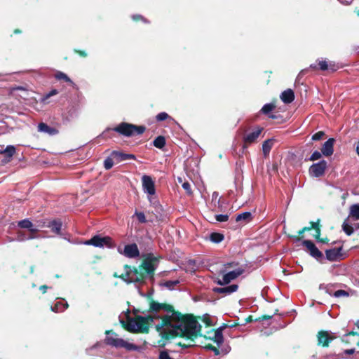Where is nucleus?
Returning <instances> with one entry per match:
<instances>
[{
    "instance_id": "ea45409f",
    "label": "nucleus",
    "mask_w": 359,
    "mask_h": 359,
    "mask_svg": "<svg viewBox=\"0 0 359 359\" xmlns=\"http://www.w3.org/2000/svg\"><path fill=\"white\" fill-rule=\"evenodd\" d=\"M325 133L323 131H319L315 134H313L311 137V140L313 141H318V140H320L324 136H325Z\"/></svg>"
},
{
    "instance_id": "8fccbe9b",
    "label": "nucleus",
    "mask_w": 359,
    "mask_h": 359,
    "mask_svg": "<svg viewBox=\"0 0 359 359\" xmlns=\"http://www.w3.org/2000/svg\"><path fill=\"white\" fill-rule=\"evenodd\" d=\"M311 229H313L312 226H305L303 229H302L300 231H299L298 233H299V236H301L304 232L309 231L311 230Z\"/></svg>"
},
{
    "instance_id": "aec40b11",
    "label": "nucleus",
    "mask_w": 359,
    "mask_h": 359,
    "mask_svg": "<svg viewBox=\"0 0 359 359\" xmlns=\"http://www.w3.org/2000/svg\"><path fill=\"white\" fill-rule=\"evenodd\" d=\"M226 327V325H223L222 326H220L219 328H217L215 332L212 340L217 344V346L222 345L224 341L222 331Z\"/></svg>"
},
{
    "instance_id": "bb28decb",
    "label": "nucleus",
    "mask_w": 359,
    "mask_h": 359,
    "mask_svg": "<svg viewBox=\"0 0 359 359\" xmlns=\"http://www.w3.org/2000/svg\"><path fill=\"white\" fill-rule=\"evenodd\" d=\"M272 146H273V140L271 139H269L263 142L262 151H263V154L265 156L269 155Z\"/></svg>"
},
{
    "instance_id": "ddd939ff",
    "label": "nucleus",
    "mask_w": 359,
    "mask_h": 359,
    "mask_svg": "<svg viewBox=\"0 0 359 359\" xmlns=\"http://www.w3.org/2000/svg\"><path fill=\"white\" fill-rule=\"evenodd\" d=\"M302 245L306 248L309 255L311 257L317 259H319L323 257V253L318 249V248L311 241L304 240L302 242Z\"/></svg>"
},
{
    "instance_id": "5fc2aeb1",
    "label": "nucleus",
    "mask_w": 359,
    "mask_h": 359,
    "mask_svg": "<svg viewBox=\"0 0 359 359\" xmlns=\"http://www.w3.org/2000/svg\"><path fill=\"white\" fill-rule=\"evenodd\" d=\"M36 233H31V235L27 236V240L38 238L39 236L35 235Z\"/></svg>"
},
{
    "instance_id": "72a5a7b5",
    "label": "nucleus",
    "mask_w": 359,
    "mask_h": 359,
    "mask_svg": "<svg viewBox=\"0 0 359 359\" xmlns=\"http://www.w3.org/2000/svg\"><path fill=\"white\" fill-rule=\"evenodd\" d=\"M343 231L348 235L351 236L353 233V227L344 222L342 224Z\"/></svg>"
},
{
    "instance_id": "69168bd1",
    "label": "nucleus",
    "mask_w": 359,
    "mask_h": 359,
    "mask_svg": "<svg viewBox=\"0 0 359 359\" xmlns=\"http://www.w3.org/2000/svg\"><path fill=\"white\" fill-rule=\"evenodd\" d=\"M14 90H25V88L22 86H18L13 88Z\"/></svg>"
},
{
    "instance_id": "de8ad7c7",
    "label": "nucleus",
    "mask_w": 359,
    "mask_h": 359,
    "mask_svg": "<svg viewBox=\"0 0 359 359\" xmlns=\"http://www.w3.org/2000/svg\"><path fill=\"white\" fill-rule=\"evenodd\" d=\"M159 359H173L166 351H163L159 354Z\"/></svg>"
},
{
    "instance_id": "a211bd4d",
    "label": "nucleus",
    "mask_w": 359,
    "mask_h": 359,
    "mask_svg": "<svg viewBox=\"0 0 359 359\" xmlns=\"http://www.w3.org/2000/svg\"><path fill=\"white\" fill-rule=\"evenodd\" d=\"M111 156L118 161H123L128 159H135V156L133 154H124L117 151H113L111 154Z\"/></svg>"
},
{
    "instance_id": "6ab92c4d",
    "label": "nucleus",
    "mask_w": 359,
    "mask_h": 359,
    "mask_svg": "<svg viewBox=\"0 0 359 359\" xmlns=\"http://www.w3.org/2000/svg\"><path fill=\"white\" fill-rule=\"evenodd\" d=\"M238 288V285L233 284L229 286H225L222 287H215L214 291L217 293H222L225 294H230L234 292H236Z\"/></svg>"
},
{
    "instance_id": "2f4dec72",
    "label": "nucleus",
    "mask_w": 359,
    "mask_h": 359,
    "mask_svg": "<svg viewBox=\"0 0 359 359\" xmlns=\"http://www.w3.org/2000/svg\"><path fill=\"white\" fill-rule=\"evenodd\" d=\"M179 283H180L179 280H168V281L164 282L163 283H161V285L164 286L169 290H173L174 287Z\"/></svg>"
},
{
    "instance_id": "f8f14e48",
    "label": "nucleus",
    "mask_w": 359,
    "mask_h": 359,
    "mask_svg": "<svg viewBox=\"0 0 359 359\" xmlns=\"http://www.w3.org/2000/svg\"><path fill=\"white\" fill-rule=\"evenodd\" d=\"M336 338L334 333L327 331H320L318 334V344L323 346H328L329 343Z\"/></svg>"
},
{
    "instance_id": "603ef678",
    "label": "nucleus",
    "mask_w": 359,
    "mask_h": 359,
    "mask_svg": "<svg viewBox=\"0 0 359 359\" xmlns=\"http://www.w3.org/2000/svg\"><path fill=\"white\" fill-rule=\"evenodd\" d=\"M212 199L213 201H219V194L217 192H213L212 195Z\"/></svg>"
},
{
    "instance_id": "a19ab883",
    "label": "nucleus",
    "mask_w": 359,
    "mask_h": 359,
    "mask_svg": "<svg viewBox=\"0 0 359 359\" xmlns=\"http://www.w3.org/2000/svg\"><path fill=\"white\" fill-rule=\"evenodd\" d=\"M58 93V91L55 89H53L52 90H50L48 93L46 94L41 99V101L43 102H45V101L46 100H48L49 97H50L51 96H53V95H55Z\"/></svg>"
},
{
    "instance_id": "20e7f679",
    "label": "nucleus",
    "mask_w": 359,
    "mask_h": 359,
    "mask_svg": "<svg viewBox=\"0 0 359 359\" xmlns=\"http://www.w3.org/2000/svg\"><path fill=\"white\" fill-rule=\"evenodd\" d=\"M125 268L126 269V274H123L120 276L119 277L124 281H126L128 283H142L143 280L145 279L144 274L142 272V269H137L136 268H134L133 269H130L129 266L127 265L125 266Z\"/></svg>"
},
{
    "instance_id": "4c0bfd02",
    "label": "nucleus",
    "mask_w": 359,
    "mask_h": 359,
    "mask_svg": "<svg viewBox=\"0 0 359 359\" xmlns=\"http://www.w3.org/2000/svg\"><path fill=\"white\" fill-rule=\"evenodd\" d=\"M135 215L137 217L138 221L140 223H146L147 222L146 217H145L144 212L135 211Z\"/></svg>"
},
{
    "instance_id": "0eeeda50",
    "label": "nucleus",
    "mask_w": 359,
    "mask_h": 359,
    "mask_svg": "<svg viewBox=\"0 0 359 359\" xmlns=\"http://www.w3.org/2000/svg\"><path fill=\"white\" fill-rule=\"evenodd\" d=\"M83 243L87 245H93L97 248L106 246L109 248H112L114 247V243L110 237H101L98 235L94 236L90 239L86 241Z\"/></svg>"
},
{
    "instance_id": "e433bc0d",
    "label": "nucleus",
    "mask_w": 359,
    "mask_h": 359,
    "mask_svg": "<svg viewBox=\"0 0 359 359\" xmlns=\"http://www.w3.org/2000/svg\"><path fill=\"white\" fill-rule=\"evenodd\" d=\"M319 222L320 220L318 219L317 222H311V224H312V227L313 229H316V235H315V237L316 239H318L319 237H320V229L319 228Z\"/></svg>"
},
{
    "instance_id": "423d86ee",
    "label": "nucleus",
    "mask_w": 359,
    "mask_h": 359,
    "mask_svg": "<svg viewBox=\"0 0 359 359\" xmlns=\"http://www.w3.org/2000/svg\"><path fill=\"white\" fill-rule=\"evenodd\" d=\"M158 262V259L156 257L152 255L147 256L142 264V269L146 271V273L142 271L144 274L145 278L147 276L153 278L154 271L156 269Z\"/></svg>"
},
{
    "instance_id": "c756f323",
    "label": "nucleus",
    "mask_w": 359,
    "mask_h": 359,
    "mask_svg": "<svg viewBox=\"0 0 359 359\" xmlns=\"http://www.w3.org/2000/svg\"><path fill=\"white\" fill-rule=\"evenodd\" d=\"M210 238L212 242L219 243L224 240V236L219 233H212Z\"/></svg>"
},
{
    "instance_id": "f3484780",
    "label": "nucleus",
    "mask_w": 359,
    "mask_h": 359,
    "mask_svg": "<svg viewBox=\"0 0 359 359\" xmlns=\"http://www.w3.org/2000/svg\"><path fill=\"white\" fill-rule=\"evenodd\" d=\"M62 226V222L60 219H53L49 221L47 224V228L51 229V231L57 235H61V229Z\"/></svg>"
},
{
    "instance_id": "0e129e2a",
    "label": "nucleus",
    "mask_w": 359,
    "mask_h": 359,
    "mask_svg": "<svg viewBox=\"0 0 359 359\" xmlns=\"http://www.w3.org/2000/svg\"><path fill=\"white\" fill-rule=\"evenodd\" d=\"M356 153L359 156V142L357 143L356 146Z\"/></svg>"
},
{
    "instance_id": "052dcab7",
    "label": "nucleus",
    "mask_w": 359,
    "mask_h": 359,
    "mask_svg": "<svg viewBox=\"0 0 359 359\" xmlns=\"http://www.w3.org/2000/svg\"><path fill=\"white\" fill-rule=\"evenodd\" d=\"M212 351L215 352V353L216 355L219 354V350L216 348V347H214V346H212L210 348Z\"/></svg>"
},
{
    "instance_id": "dca6fc26",
    "label": "nucleus",
    "mask_w": 359,
    "mask_h": 359,
    "mask_svg": "<svg viewBox=\"0 0 359 359\" xmlns=\"http://www.w3.org/2000/svg\"><path fill=\"white\" fill-rule=\"evenodd\" d=\"M342 247L332 248L325 251L326 258L330 261H336L341 256Z\"/></svg>"
},
{
    "instance_id": "39448f33",
    "label": "nucleus",
    "mask_w": 359,
    "mask_h": 359,
    "mask_svg": "<svg viewBox=\"0 0 359 359\" xmlns=\"http://www.w3.org/2000/svg\"><path fill=\"white\" fill-rule=\"evenodd\" d=\"M145 320L148 321V319L143 316H138L136 320L129 318L126 329L130 332H144L147 330V326L143 325Z\"/></svg>"
},
{
    "instance_id": "a18cd8bd",
    "label": "nucleus",
    "mask_w": 359,
    "mask_h": 359,
    "mask_svg": "<svg viewBox=\"0 0 359 359\" xmlns=\"http://www.w3.org/2000/svg\"><path fill=\"white\" fill-rule=\"evenodd\" d=\"M215 218L216 220L219 222H226L229 219V215L220 214L216 215Z\"/></svg>"
},
{
    "instance_id": "4468645a",
    "label": "nucleus",
    "mask_w": 359,
    "mask_h": 359,
    "mask_svg": "<svg viewBox=\"0 0 359 359\" xmlns=\"http://www.w3.org/2000/svg\"><path fill=\"white\" fill-rule=\"evenodd\" d=\"M262 130L263 128L261 127L255 128L252 132L247 133L243 137V142L248 144L255 142Z\"/></svg>"
},
{
    "instance_id": "7c9ffc66",
    "label": "nucleus",
    "mask_w": 359,
    "mask_h": 359,
    "mask_svg": "<svg viewBox=\"0 0 359 359\" xmlns=\"http://www.w3.org/2000/svg\"><path fill=\"white\" fill-rule=\"evenodd\" d=\"M276 108V105L273 103H268L264 104L262 109L261 112L264 114H269V112L273 111Z\"/></svg>"
},
{
    "instance_id": "c85d7f7f",
    "label": "nucleus",
    "mask_w": 359,
    "mask_h": 359,
    "mask_svg": "<svg viewBox=\"0 0 359 359\" xmlns=\"http://www.w3.org/2000/svg\"><path fill=\"white\" fill-rule=\"evenodd\" d=\"M15 153V148L14 146H7L4 150H0V154H4L6 157L11 158Z\"/></svg>"
},
{
    "instance_id": "cd10ccee",
    "label": "nucleus",
    "mask_w": 359,
    "mask_h": 359,
    "mask_svg": "<svg viewBox=\"0 0 359 359\" xmlns=\"http://www.w3.org/2000/svg\"><path fill=\"white\" fill-rule=\"evenodd\" d=\"M153 144L155 147L162 149L165 145V139L163 136H158L153 141Z\"/></svg>"
},
{
    "instance_id": "c9c22d12",
    "label": "nucleus",
    "mask_w": 359,
    "mask_h": 359,
    "mask_svg": "<svg viewBox=\"0 0 359 359\" xmlns=\"http://www.w3.org/2000/svg\"><path fill=\"white\" fill-rule=\"evenodd\" d=\"M114 165L113 158L111 157H107L104 161V167L106 170L111 169Z\"/></svg>"
},
{
    "instance_id": "393cba45",
    "label": "nucleus",
    "mask_w": 359,
    "mask_h": 359,
    "mask_svg": "<svg viewBox=\"0 0 359 359\" xmlns=\"http://www.w3.org/2000/svg\"><path fill=\"white\" fill-rule=\"evenodd\" d=\"M68 308V304L67 302L62 303V302H57L54 306H51V310L53 312H62Z\"/></svg>"
},
{
    "instance_id": "4be33fe9",
    "label": "nucleus",
    "mask_w": 359,
    "mask_h": 359,
    "mask_svg": "<svg viewBox=\"0 0 359 359\" xmlns=\"http://www.w3.org/2000/svg\"><path fill=\"white\" fill-rule=\"evenodd\" d=\"M281 100L285 104H290L294 100V94L292 90H284L280 95Z\"/></svg>"
},
{
    "instance_id": "338daca9",
    "label": "nucleus",
    "mask_w": 359,
    "mask_h": 359,
    "mask_svg": "<svg viewBox=\"0 0 359 359\" xmlns=\"http://www.w3.org/2000/svg\"><path fill=\"white\" fill-rule=\"evenodd\" d=\"M294 238L295 241H300V238L298 236H294Z\"/></svg>"
},
{
    "instance_id": "9b49d317",
    "label": "nucleus",
    "mask_w": 359,
    "mask_h": 359,
    "mask_svg": "<svg viewBox=\"0 0 359 359\" xmlns=\"http://www.w3.org/2000/svg\"><path fill=\"white\" fill-rule=\"evenodd\" d=\"M119 253L128 258H136L140 255L137 245L135 243L125 245L123 251L121 248L118 249Z\"/></svg>"
},
{
    "instance_id": "f03ea898",
    "label": "nucleus",
    "mask_w": 359,
    "mask_h": 359,
    "mask_svg": "<svg viewBox=\"0 0 359 359\" xmlns=\"http://www.w3.org/2000/svg\"><path fill=\"white\" fill-rule=\"evenodd\" d=\"M105 343L115 348H123L127 351H138L139 347L132 343L119 338L118 334L112 331H106Z\"/></svg>"
},
{
    "instance_id": "13d9d810",
    "label": "nucleus",
    "mask_w": 359,
    "mask_h": 359,
    "mask_svg": "<svg viewBox=\"0 0 359 359\" xmlns=\"http://www.w3.org/2000/svg\"><path fill=\"white\" fill-rule=\"evenodd\" d=\"M47 289H48V287L46 285H41L40 287V290L42 291L43 293H46Z\"/></svg>"
},
{
    "instance_id": "774afa93",
    "label": "nucleus",
    "mask_w": 359,
    "mask_h": 359,
    "mask_svg": "<svg viewBox=\"0 0 359 359\" xmlns=\"http://www.w3.org/2000/svg\"><path fill=\"white\" fill-rule=\"evenodd\" d=\"M310 67L312 68V69H315V68H316V65H314V64H312V65H310Z\"/></svg>"
},
{
    "instance_id": "3c124183",
    "label": "nucleus",
    "mask_w": 359,
    "mask_h": 359,
    "mask_svg": "<svg viewBox=\"0 0 359 359\" xmlns=\"http://www.w3.org/2000/svg\"><path fill=\"white\" fill-rule=\"evenodd\" d=\"M133 20H135V21H137V20H143L144 22H147L146 20H144V18L140 15H133L132 17Z\"/></svg>"
},
{
    "instance_id": "9d476101",
    "label": "nucleus",
    "mask_w": 359,
    "mask_h": 359,
    "mask_svg": "<svg viewBox=\"0 0 359 359\" xmlns=\"http://www.w3.org/2000/svg\"><path fill=\"white\" fill-rule=\"evenodd\" d=\"M244 271L243 268H237L233 271H230L224 274L222 280H219L217 284L220 285L229 283L231 280L236 279L241 276Z\"/></svg>"
},
{
    "instance_id": "e2e57ef3",
    "label": "nucleus",
    "mask_w": 359,
    "mask_h": 359,
    "mask_svg": "<svg viewBox=\"0 0 359 359\" xmlns=\"http://www.w3.org/2000/svg\"><path fill=\"white\" fill-rule=\"evenodd\" d=\"M356 327L359 329V320L357 321L356 324H355ZM351 334H359V333H357V332H350Z\"/></svg>"
},
{
    "instance_id": "412c9836",
    "label": "nucleus",
    "mask_w": 359,
    "mask_h": 359,
    "mask_svg": "<svg viewBox=\"0 0 359 359\" xmlns=\"http://www.w3.org/2000/svg\"><path fill=\"white\" fill-rule=\"evenodd\" d=\"M18 226L22 229H29L30 233H36L39 231L37 228H34L32 222L29 219H25L19 221Z\"/></svg>"
},
{
    "instance_id": "b1692460",
    "label": "nucleus",
    "mask_w": 359,
    "mask_h": 359,
    "mask_svg": "<svg viewBox=\"0 0 359 359\" xmlns=\"http://www.w3.org/2000/svg\"><path fill=\"white\" fill-rule=\"evenodd\" d=\"M252 213L250 212H244L240 214H238L236 217V222L243 221L247 223L252 220Z\"/></svg>"
},
{
    "instance_id": "680f3d73",
    "label": "nucleus",
    "mask_w": 359,
    "mask_h": 359,
    "mask_svg": "<svg viewBox=\"0 0 359 359\" xmlns=\"http://www.w3.org/2000/svg\"><path fill=\"white\" fill-rule=\"evenodd\" d=\"M77 53L82 57H86L87 54L84 51L79 50Z\"/></svg>"
},
{
    "instance_id": "bf43d9fd",
    "label": "nucleus",
    "mask_w": 359,
    "mask_h": 359,
    "mask_svg": "<svg viewBox=\"0 0 359 359\" xmlns=\"http://www.w3.org/2000/svg\"><path fill=\"white\" fill-rule=\"evenodd\" d=\"M179 346H182L183 348H186L187 347H189L191 346H192L191 344H182L180 342L177 344Z\"/></svg>"
},
{
    "instance_id": "864d4df0",
    "label": "nucleus",
    "mask_w": 359,
    "mask_h": 359,
    "mask_svg": "<svg viewBox=\"0 0 359 359\" xmlns=\"http://www.w3.org/2000/svg\"><path fill=\"white\" fill-rule=\"evenodd\" d=\"M339 1L344 5H350L352 2V0H339Z\"/></svg>"
},
{
    "instance_id": "2eb2a0df",
    "label": "nucleus",
    "mask_w": 359,
    "mask_h": 359,
    "mask_svg": "<svg viewBox=\"0 0 359 359\" xmlns=\"http://www.w3.org/2000/svg\"><path fill=\"white\" fill-rule=\"evenodd\" d=\"M335 140L334 138L328 139L323 145L321 152L325 156H330L334 152V143Z\"/></svg>"
},
{
    "instance_id": "7ed1b4c3",
    "label": "nucleus",
    "mask_w": 359,
    "mask_h": 359,
    "mask_svg": "<svg viewBox=\"0 0 359 359\" xmlns=\"http://www.w3.org/2000/svg\"><path fill=\"white\" fill-rule=\"evenodd\" d=\"M112 130L123 136L131 137L142 134L146 130V128L144 126H136L132 123L123 122Z\"/></svg>"
},
{
    "instance_id": "09e8293b",
    "label": "nucleus",
    "mask_w": 359,
    "mask_h": 359,
    "mask_svg": "<svg viewBox=\"0 0 359 359\" xmlns=\"http://www.w3.org/2000/svg\"><path fill=\"white\" fill-rule=\"evenodd\" d=\"M48 222H46L45 220H39V221L37 222V223H38L37 226L39 227V228L47 227Z\"/></svg>"
},
{
    "instance_id": "79ce46f5",
    "label": "nucleus",
    "mask_w": 359,
    "mask_h": 359,
    "mask_svg": "<svg viewBox=\"0 0 359 359\" xmlns=\"http://www.w3.org/2000/svg\"><path fill=\"white\" fill-rule=\"evenodd\" d=\"M169 118L168 114L166 112H161L158 114L156 118L158 121H163Z\"/></svg>"
},
{
    "instance_id": "f704fd0d",
    "label": "nucleus",
    "mask_w": 359,
    "mask_h": 359,
    "mask_svg": "<svg viewBox=\"0 0 359 359\" xmlns=\"http://www.w3.org/2000/svg\"><path fill=\"white\" fill-rule=\"evenodd\" d=\"M55 78L59 80L62 79L67 82L72 83V81L68 77V76L66 74L61 72H59L55 74Z\"/></svg>"
},
{
    "instance_id": "1a4fd4ad",
    "label": "nucleus",
    "mask_w": 359,
    "mask_h": 359,
    "mask_svg": "<svg viewBox=\"0 0 359 359\" xmlns=\"http://www.w3.org/2000/svg\"><path fill=\"white\" fill-rule=\"evenodd\" d=\"M327 167V163L325 160H322L318 163H313L309 168V173L314 177H319L324 175Z\"/></svg>"
},
{
    "instance_id": "58836bf2",
    "label": "nucleus",
    "mask_w": 359,
    "mask_h": 359,
    "mask_svg": "<svg viewBox=\"0 0 359 359\" xmlns=\"http://www.w3.org/2000/svg\"><path fill=\"white\" fill-rule=\"evenodd\" d=\"M322 155H323L322 152H320L318 151H315L311 155V156L309 157V160L311 161H314L318 160V159H320L321 158Z\"/></svg>"
},
{
    "instance_id": "6e6d98bb",
    "label": "nucleus",
    "mask_w": 359,
    "mask_h": 359,
    "mask_svg": "<svg viewBox=\"0 0 359 359\" xmlns=\"http://www.w3.org/2000/svg\"><path fill=\"white\" fill-rule=\"evenodd\" d=\"M355 352L354 348L347 349L344 351V353L347 355H351Z\"/></svg>"
},
{
    "instance_id": "c03bdc74",
    "label": "nucleus",
    "mask_w": 359,
    "mask_h": 359,
    "mask_svg": "<svg viewBox=\"0 0 359 359\" xmlns=\"http://www.w3.org/2000/svg\"><path fill=\"white\" fill-rule=\"evenodd\" d=\"M334 296L335 297H348V293L346 291H345V290H337L336 292H334Z\"/></svg>"
},
{
    "instance_id": "f257e3e1",
    "label": "nucleus",
    "mask_w": 359,
    "mask_h": 359,
    "mask_svg": "<svg viewBox=\"0 0 359 359\" xmlns=\"http://www.w3.org/2000/svg\"><path fill=\"white\" fill-rule=\"evenodd\" d=\"M149 309L151 314L146 317L148 320L154 322L160 319L156 324V330L161 337L157 341L158 346H165L170 338L177 335L193 342L201 332V326L193 316L175 313L170 306L152 301Z\"/></svg>"
},
{
    "instance_id": "4d7b16f0",
    "label": "nucleus",
    "mask_w": 359,
    "mask_h": 359,
    "mask_svg": "<svg viewBox=\"0 0 359 359\" xmlns=\"http://www.w3.org/2000/svg\"><path fill=\"white\" fill-rule=\"evenodd\" d=\"M234 265H237V264H235V263H233V262L232 263H227L226 264L224 265L225 270H226L228 268L233 266Z\"/></svg>"
},
{
    "instance_id": "5701e85b",
    "label": "nucleus",
    "mask_w": 359,
    "mask_h": 359,
    "mask_svg": "<svg viewBox=\"0 0 359 359\" xmlns=\"http://www.w3.org/2000/svg\"><path fill=\"white\" fill-rule=\"evenodd\" d=\"M38 130L39 132H41V133H47V134H49L50 135H55L57 133L56 129L48 126L45 123H40L38 125Z\"/></svg>"
},
{
    "instance_id": "6e6552de",
    "label": "nucleus",
    "mask_w": 359,
    "mask_h": 359,
    "mask_svg": "<svg viewBox=\"0 0 359 359\" xmlns=\"http://www.w3.org/2000/svg\"><path fill=\"white\" fill-rule=\"evenodd\" d=\"M143 191L148 195V200L152 203V196L156 194L155 184L152 178L149 175L142 177Z\"/></svg>"
},
{
    "instance_id": "473e14b6",
    "label": "nucleus",
    "mask_w": 359,
    "mask_h": 359,
    "mask_svg": "<svg viewBox=\"0 0 359 359\" xmlns=\"http://www.w3.org/2000/svg\"><path fill=\"white\" fill-rule=\"evenodd\" d=\"M318 65H319L320 69L323 70V71L327 70L329 69V67H330V69L332 71L334 70V69L332 67V65L331 63L328 64L327 62L325 60L319 61Z\"/></svg>"
},
{
    "instance_id": "a878e982",
    "label": "nucleus",
    "mask_w": 359,
    "mask_h": 359,
    "mask_svg": "<svg viewBox=\"0 0 359 359\" xmlns=\"http://www.w3.org/2000/svg\"><path fill=\"white\" fill-rule=\"evenodd\" d=\"M349 216L354 220H359V204H353L351 206Z\"/></svg>"
},
{
    "instance_id": "37998d69",
    "label": "nucleus",
    "mask_w": 359,
    "mask_h": 359,
    "mask_svg": "<svg viewBox=\"0 0 359 359\" xmlns=\"http://www.w3.org/2000/svg\"><path fill=\"white\" fill-rule=\"evenodd\" d=\"M182 188L185 190V191L187 192V194L188 195L192 194V190H191V184L189 182H185L182 184Z\"/></svg>"
},
{
    "instance_id": "49530a36",
    "label": "nucleus",
    "mask_w": 359,
    "mask_h": 359,
    "mask_svg": "<svg viewBox=\"0 0 359 359\" xmlns=\"http://www.w3.org/2000/svg\"><path fill=\"white\" fill-rule=\"evenodd\" d=\"M16 240H17L18 241H24L27 240V236H26L23 232H22V231H18V232L17 233V238H16Z\"/></svg>"
}]
</instances>
